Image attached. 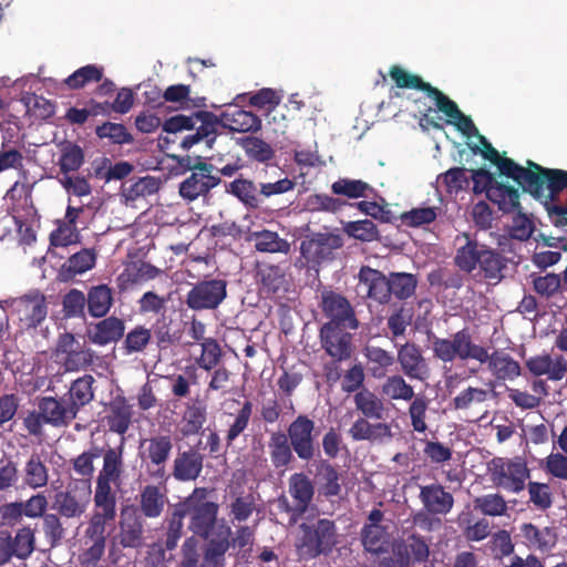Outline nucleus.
Here are the masks:
<instances>
[{
  "instance_id": "43",
  "label": "nucleus",
  "mask_w": 567,
  "mask_h": 567,
  "mask_svg": "<svg viewBox=\"0 0 567 567\" xmlns=\"http://www.w3.org/2000/svg\"><path fill=\"white\" fill-rule=\"evenodd\" d=\"M483 249H485V246L468 240L457 250L455 257L457 266L464 271H473L480 262Z\"/></svg>"
},
{
  "instance_id": "57",
  "label": "nucleus",
  "mask_w": 567,
  "mask_h": 567,
  "mask_svg": "<svg viewBox=\"0 0 567 567\" xmlns=\"http://www.w3.org/2000/svg\"><path fill=\"white\" fill-rule=\"evenodd\" d=\"M442 112L446 116V123L452 124L466 135L476 131L472 120L460 112V109H429V113Z\"/></svg>"
},
{
  "instance_id": "63",
  "label": "nucleus",
  "mask_w": 567,
  "mask_h": 567,
  "mask_svg": "<svg viewBox=\"0 0 567 567\" xmlns=\"http://www.w3.org/2000/svg\"><path fill=\"white\" fill-rule=\"evenodd\" d=\"M528 494L530 502L539 509H546L551 505L550 488L545 483L529 482Z\"/></svg>"
},
{
  "instance_id": "24",
  "label": "nucleus",
  "mask_w": 567,
  "mask_h": 567,
  "mask_svg": "<svg viewBox=\"0 0 567 567\" xmlns=\"http://www.w3.org/2000/svg\"><path fill=\"white\" fill-rule=\"evenodd\" d=\"M218 124L235 132H248L260 126V120L245 109H227L219 115Z\"/></svg>"
},
{
  "instance_id": "9",
  "label": "nucleus",
  "mask_w": 567,
  "mask_h": 567,
  "mask_svg": "<svg viewBox=\"0 0 567 567\" xmlns=\"http://www.w3.org/2000/svg\"><path fill=\"white\" fill-rule=\"evenodd\" d=\"M104 76V68L97 64H86L79 68L64 80L47 78L43 85L54 92L56 95L66 96L70 91H78L86 86L99 83Z\"/></svg>"
},
{
  "instance_id": "19",
  "label": "nucleus",
  "mask_w": 567,
  "mask_h": 567,
  "mask_svg": "<svg viewBox=\"0 0 567 567\" xmlns=\"http://www.w3.org/2000/svg\"><path fill=\"white\" fill-rule=\"evenodd\" d=\"M40 82L37 80H17L9 89L10 102H20L23 106H54L50 100L43 97Z\"/></svg>"
},
{
  "instance_id": "31",
  "label": "nucleus",
  "mask_w": 567,
  "mask_h": 567,
  "mask_svg": "<svg viewBox=\"0 0 567 567\" xmlns=\"http://www.w3.org/2000/svg\"><path fill=\"white\" fill-rule=\"evenodd\" d=\"M487 198L504 212H512L519 205L518 189L498 182L487 188Z\"/></svg>"
},
{
  "instance_id": "59",
  "label": "nucleus",
  "mask_w": 567,
  "mask_h": 567,
  "mask_svg": "<svg viewBox=\"0 0 567 567\" xmlns=\"http://www.w3.org/2000/svg\"><path fill=\"white\" fill-rule=\"evenodd\" d=\"M115 518V513L109 514L106 513V509H97L92 516L90 520V525L86 529V535L91 539H104V533L106 529V525L110 522H113Z\"/></svg>"
},
{
  "instance_id": "1",
  "label": "nucleus",
  "mask_w": 567,
  "mask_h": 567,
  "mask_svg": "<svg viewBox=\"0 0 567 567\" xmlns=\"http://www.w3.org/2000/svg\"><path fill=\"white\" fill-rule=\"evenodd\" d=\"M51 488L55 492L53 508L61 516L78 518L86 512L92 498L90 480H72L65 489H61L60 481H53Z\"/></svg>"
},
{
  "instance_id": "10",
  "label": "nucleus",
  "mask_w": 567,
  "mask_h": 567,
  "mask_svg": "<svg viewBox=\"0 0 567 567\" xmlns=\"http://www.w3.org/2000/svg\"><path fill=\"white\" fill-rule=\"evenodd\" d=\"M213 173V165L205 163L196 165L192 174L179 185L182 198L187 202H194L199 197L207 196L220 183V178Z\"/></svg>"
},
{
  "instance_id": "44",
  "label": "nucleus",
  "mask_w": 567,
  "mask_h": 567,
  "mask_svg": "<svg viewBox=\"0 0 567 567\" xmlns=\"http://www.w3.org/2000/svg\"><path fill=\"white\" fill-rule=\"evenodd\" d=\"M270 455L275 466L287 465L291 457V450L284 433H274L269 442Z\"/></svg>"
},
{
  "instance_id": "13",
  "label": "nucleus",
  "mask_w": 567,
  "mask_h": 567,
  "mask_svg": "<svg viewBox=\"0 0 567 567\" xmlns=\"http://www.w3.org/2000/svg\"><path fill=\"white\" fill-rule=\"evenodd\" d=\"M336 322H328L320 330L321 343L326 352L334 360L342 361L351 354V336Z\"/></svg>"
},
{
  "instance_id": "61",
  "label": "nucleus",
  "mask_w": 567,
  "mask_h": 567,
  "mask_svg": "<svg viewBox=\"0 0 567 567\" xmlns=\"http://www.w3.org/2000/svg\"><path fill=\"white\" fill-rule=\"evenodd\" d=\"M543 468L551 476L567 481V455L551 452L543 462Z\"/></svg>"
},
{
  "instance_id": "56",
  "label": "nucleus",
  "mask_w": 567,
  "mask_h": 567,
  "mask_svg": "<svg viewBox=\"0 0 567 567\" xmlns=\"http://www.w3.org/2000/svg\"><path fill=\"white\" fill-rule=\"evenodd\" d=\"M481 271L484 274V277L492 280H498L501 278L502 271V261L497 254L492 251L491 249L482 250L481 259L478 262Z\"/></svg>"
},
{
  "instance_id": "37",
  "label": "nucleus",
  "mask_w": 567,
  "mask_h": 567,
  "mask_svg": "<svg viewBox=\"0 0 567 567\" xmlns=\"http://www.w3.org/2000/svg\"><path fill=\"white\" fill-rule=\"evenodd\" d=\"M123 472L122 446L118 449H109L103 455V467L97 478L120 483Z\"/></svg>"
},
{
  "instance_id": "47",
  "label": "nucleus",
  "mask_w": 567,
  "mask_h": 567,
  "mask_svg": "<svg viewBox=\"0 0 567 567\" xmlns=\"http://www.w3.org/2000/svg\"><path fill=\"white\" fill-rule=\"evenodd\" d=\"M83 163L82 150L71 143L64 144L61 148L59 166L64 175L69 172L78 171Z\"/></svg>"
},
{
  "instance_id": "62",
  "label": "nucleus",
  "mask_w": 567,
  "mask_h": 567,
  "mask_svg": "<svg viewBox=\"0 0 567 567\" xmlns=\"http://www.w3.org/2000/svg\"><path fill=\"white\" fill-rule=\"evenodd\" d=\"M151 336V330L141 326L131 330L124 341L127 353L143 351L150 343Z\"/></svg>"
},
{
  "instance_id": "2",
  "label": "nucleus",
  "mask_w": 567,
  "mask_h": 567,
  "mask_svg": "<svg viewBox=\"0 0 567 567\" xmlns=\"http://www.w3.org/2000/svg\"><path fill=\"white\" fill-rule=\"evenodd\" d=\"M207 493L206 488H195L184 501L185 511L190 517L189 528L205 538L215 536L216 527L224 524L217 522L218 505L207 499Z\"/></svg>"
},
{
  "instance_id": "41",
  "label": "nucleus",
  "mask_w": 567,
  "mask_h": 567,
  "mask_svg": "<svg viewBox=\"0 0 567 567\" xmlns=\"http://www.w3.org/2000/svg\"><path fill=\"white\" fill-rule=\"evenodd\" d=\"M354 402L367 417L381 419L383 414L382 401L369 390H361L354 395Z\"/></svg>"
},
{
  "instance_id": "38",
  "label": "nucleus",
  "mask_w": 567,
  "mask_h": 567,
  "mask_svg": "<svg viewBox=\"0 0 567 567\" xmlns=\"http://www.w3.org/2000/svg\"><path fill=\"white\" fill-rule=\"evenodd\" d=\"M159 188V182L152 176L142 177L138 181L124 185L122 195L126 202H134L137 198L155 194Z\"/></svg>"
},
{
  "instance_id": "42",
  "label": "nucleus",
  "mask_w": 567,
  "mask_h": 567,
  "mask_svg": "<svg viewBox=\"0 0 567 567\" xmlns=\"http://www.w3.org/2000/svg\"><path fill=\"white\" fill-rule=\"evenodd\" d=\"M489 395L491 391L487 389L468 386L453 399V405L456 410H470L485 402Z\"/></svg>"
},
{
  "instance_id": "64",
  "label": "nucleus",
  "mask_w": 567,
  "mask_h": 567,
  "mask_svg": "<svg viewBox=\"0 0 567 567\" xmlns=\"http://www.w3.org/2000/svg\"><path fill=\"white\" fill-rule=\"evenodd\" d=\"M220 349L213 339H205L202 342V354L198 359V365L205 370L213 369L219 361Z\"/></svg>"
},
{
  "instance_id": "39",
  "label": "nucleus",
  "mask_w": 567,
  "mask_h": 567,
  "mask_svg": "<svg viewBox=\"0 0 567 567\" xmlns=\"http://www.w3.org/2000/svg\"><path fill=\"white\" fill-rule=\"evenodd\" d=\"M120 483L96 478V487L94 494V504L97 509H106L109 514L115 512V492Z\"/></svg>"
},
{
  "instance_id": "45",
  "label": "nucleus",
  "mask_w": 567,
  "mask_h": 567,
  "mask_svg": "<svg viewBox=\"0 0 567 567\" xmlns=\"http://www.w3.org/2000/svg\"><path fill=\"white\" fill-rule=\"evenodd\" d=\"M382 392L392 400L410 401L414 396L413 388L399 375L388 378L382 385Z\"/></svg>"
},
{
  "instance_id": "53",
  "label": "nucleus",
  "mask_w": 567,
  "mask_h": 567,
  "mask_svg": "<svg viewBox=\"0 0 567 567\" xmlns=\"http://www.w3.org/2000/svg\"><path fill=\"white\" fill-rule=\"evenodd\" d=\"M475 508L489 516H502L507 511L505 499L498 494H488L474 501Z\"/></svg>"
},
{
  "instance_id": "14",
  "label": "nucleus",
  "mask_w": 567,
  "mask_h": 567,
  "mask_svg": "<svg viewBox=\"0 0 567 567\" xmlns=\"http://www.w3.org/2000/svg\"><path fill=\"white\" fill-rule=\"evenodd\" d=\"M389 539V525L383 524V513L379 509H373L362 530L364 548L371 553H381L388 546Z\"/></svg>"
},
{
  "instance_id": "18",
  "label": "nucleus",
  "mask_w": 567,
  "mask_h": 567,
  "mask_svg": "<svg viewBox=\"0 0 567 567\" xmlns=\"http://www.w3.org/2000/svg\"><path fill=\"white\" fill-rule=\"evenodd\" d=\"M39 411L45 423L55 426L69 424L78 414L65 396L60 399L43 398L39 404Z\"/></svg>"
},
{
  "instance_id": "12",
  "label": "nucleus",
  "mask_w": 567,
  "mask_h": 567,
  "mask_svg": "<svg viewBox=\"0 0 567 567\" xmlns=\"http://www.w3.org/2000/svg\"><path fill=\"white\" fill-rule=\"evenodd\" d=\"M226 298V282L220 279L196 284L187 293V305L194 310L215 309Z\"/></svg>"
},
{
  "instance_id": "15",
  "label": "nucleus",
  "mask_w": 567,
  "mask_h": 567,
  "mask_svg": "<svg viewBox=\"0 0 567 567\" xmlns=\"http://www.w3.org/2000/svg\"><path fill=\"white\" fill-rule=\"evenodd\" d=\"M315 423L307 416H298L288 429L291 445L297 455L302 460H309L313 456L312 431Z\"/></svg>"
},
{
  "instance_id": "46",
  "label": "nucleus",
  "mask_w": 567,
  "mask_h": 567,
  "mask_svg": "<svg viewBox=\"0 0 567 567\" xmlns=\"http://www.w3.org/2000/svg\"><path fill=\"white\" fill-rule=\"evenodd\" d=\"M229 192L248 206L257 207L260 203L255 184L248 179H235L229 184Z\"/></svg>"
},
{
  "instance_id": "6",
  "label": "nucleus",
  "mask_w": 567,
  "mask_h": 567,
  "mask_svg": "<svg viewBox=\"0 0 567 567\" xmlns=\"http://www.w3.org/2000/svg\"><path fill=\"white\" fill-rule=\"evenodd\" d=\"M494 484L512 493L524 489L529 470L522 458H493L488 465Z\"/></svg>"
},
{
  "instance_id": "22",
  "label": "nucleus",
  "mask_w": 567,
  "mask_h": 567,
  "mask_svg": "<svg viewBox=\"0 0 567 567\" xmlns=\"http://www.w3.org/2000/svg\"><path fill=\"white\" fill-rule=\"evenodd\" d=\"M284 99V91L271 87H264L256 93H240L237 94L231 102L221 104L220 106H244L246 103L249 106H278ZM210 106H218L213 103Z\"/></svg>"
},
{
  "instance_id": "27",
  "label": "nucleus",
  "mask_w": 567,
  "mask_h": 567,
  "mask_svg": "<svg viewBox=\"0 0 567 567\" xmlns=\"http://www.w3.org/2000/svg\"><path fill=\"white\" fill-rule=\"evenodd\" d=\"M398 359L403 372L409 378L423 380L427 377V365L415 346H403L399 351Z\"/></svg>"
},
{
  "instance_id": "58",
  "label": "nucleus",
  "mask_w": 567,
  "mask_h": 567,
  "mask_svg": "<svg viewBox=\"0 0 567 567\" xmlns=\"http://www.w3.org/2000/svg\"><path fill=\"white\" fill-rule=\"evenodd\" d=\"M334 194L344 195L351 198L363 197L369 190V185L357 179H339L332 184Z\"/></svg>"
},
{
  "instance_id": "49",
  "label": "nucleus",
  "mask_w": 567,
  "mask_h": 567,
  "mask_svg": "<svg viewBox=\"0 0 567 567\" xmlns=\"http://www.w3.org/2000/svg\"><path fill=\"white\" fill-rule=\"evenodd\" d=\"M35 537L30 527L20 528L14 538H12V546L14 556L20 559L28 558L34 550Z\"/></svg>"
},
{
  "instance_id": "26",
  "label": "nucleus",
  "mask_w": 567,
  "mask_h": 567,
  "mask_svg": "<svg viewBox=\"0 0 567 567\" xmlns=\"http://www.w3.org/2000/svg\"><path fill=\"white\" fill-rule=\"evenodd\" d=\"M125 326L123 320L109 317L89 329L87 337L91 342L105 346L117 341L124 334Z\"/></svg>"
},
{
  "instance_id": "30",
  "label": "nucleus",
  "mask_w": 567,
  "mask_h": 567,
  "mask_svg": "<svg viewBox=\"0 0 567 567\" xmlns=\"http://www.w3.org/2000/svg\"><path fill=\"white\" fill-rule=\"evenodd\" d=\"M488 368L501 380H512L520 374V367L512 357L503 352L488 353Z\"/></svg>"
},
{
  "instance_id": "20",
  "label": "nucleus",
  "mask_w": 567,
  "mask_h": 567,
  "mask_svg": "<svg viewBox=\"0 0 567 567\" xmlns=\"http://www.w3.org/2000/svg\"><path fill=\"white\" fill-rule=\"evenodd\" d=\"M359 287L367 296L380 303L389 301L391 287L389 279L383 274L371 268H362L359 272Z\"/></svg>"
},
{
  "instance_id": "3",
  "label": "nucleus",
  "mask_w": 567,
  "mask_h": 567,
  "mask_svg": "<svg viewBox=\"0 0 567 567\" xmlns=\"http://www.w3.org/2000/svg\"><path fill=\"white\" fill-rule=\"evenodd\" d=\"M336 543L337 535L333 523L329 519H318L300 525V535L296 546L301 557L313 558L330 550Z\"/></svg>"
},
{
  "instance_id": "60",
  "label": "nucleus",
  "mask_w": 567,
  "mask_h": 567,
  "mask_svg": "<svg viewBox=\"0 0 567 567\" xmlns=\"http://www.w3.org/2000/svg\"><path fill=\"white\" fill-rule=\"evenodd\" d=\"M50 240L55 247H66L79 243L80 235L75 226L60 221L58 228L51 233Z\"/></svg>"
},
{
  "instance_id": "34",
  "label": "nucleus",
  "mask_w": 567,
  "mask_h": 567,
  "mask_svg": "<svg viewBox=\"0 0 567 567\" xmlns=\"http://www.w3.org/2000/svg\"><path fill=\"white\" fill-rule=\"evenodd\" d=\"M255 248L262 252L287 254L290 249L289 243L280 238L277 233L270 230L256 231L250 235Z\"/></svg>"
},
{
  "instance_id": "23",
  "label": "nucleus",
  "mask_w": 567,
  "mask_h": 567,
  "mask_svg": "<svg viewBox=\"0 0 567 567\" xmlns=\"http://www.w3.org/2000/svg\"><path fill=\"white\" fill-rule=\"evenodd\" d=\"M202 468L203 456L194 450H188L176 455L173 475L177 481H194L199 476Z\"/></svg>"
},
{
  "instance_id": "48",
  "label": "nucleus",
  "mask_w": 567,
  "mask_h": 567,
  "mask_svg": "<svg viewBox=\"0 0 567 567\" xmlns=\"http://www.w3.org/2000/svg\"><path fill=\"white\" fill-rule=\"evenodd\" d=\"M391 293L400 299H405L414 293L416 280L411 274H392L390 279Z\"/></svg>"
},
{
  "instance_id": "52",
  "label": "nucleus",
  "mask_w": 567,
  "mask_h": 567,
  "mask_svg": "<svg viewBox=\"0 0 567 567\" xmlns=\"http://www.w3.org/2000/svg\"><path fill=\"white\" fill-rule=\"evenodd\" d=\"M437 217L435 207H417L402 214L401 220L404 225L411 227H422L433 223Z\"/></svg>"
},
{
  "instance_id": "21",
  "label": "nucleus",
  "mask_w": 567,
  "mask_h": 567,
  "mask_svg": "<svg viewBox=\"0 0 567 567\" xmlns=\"http://www.w3.org/2000/svg\"><path fill=\"white\" fill-rule=\"evenodd\" d=\"M217 534L209 536V543L204 556V567H224L225 554L230 546V527L221 524L216 527Z\"/></svg>"
},
{
  "instance_id": "8",
  "label": "nucleus",
  "mask_w": 567,
  "mask_h": 567,
  "mask_svg": "<svg viewBox=\"0 0 567 567\" xmlns=\"http://www.w3.org/2000/svg\"><path fill=\"white\" fill-rule=\"evenodd\" d=\"M172 449L173 443L168 435H155L141 441L140 457L155 480L165 477V464L169 458Z\"/></svg>"
},
{
  "instance_id": "32",
  "label": "nucleus",
  "mask_w": 567,
  "mask_h": 567,
  "mask_svg": "<svg viewBox=\"0 0 567 567\" xmlns=\"http://www.w3.org/2000/svg\"><path fill=\"white\" fill-rule=\"evenodd\" d=\"M48 468L39 454H32L23 467V483L30 488L37 489L48 484Z\"/></svg>"
},
{
  "instance_id": "36",
  "label": "nucleus",
  "mask_w": 567,
  "mask_h": 567,
  "mask_svg": "<svg viewBox=\"0 0 567 567\" xmlns=\"http://www.w3.org/2000/svg\"><path fill=\"white\" fill-rule=\"evenodd\" d=\"M95 260L96 256L92 249H83L68 259L61 268V274L65 279L84 274L94 267Z\"/></svg>"
},
{
  "instance_id": "29",
  "label": "nucleus",
  "mask_w": 567,
  "mask_h": 567,
  "mask_svg": "<svg viewBox=\"0 0 567 567\" xmlns=\"http://www.w3.org/2000/svg\"><path fill=\"white\" fill-rule=\"evenodd\" d=\"M394 555L398 556L394 567H405L410 559L423 561L429 556V546L419 537L412 536L404 544L394 546Z\"/></svg>"
},
{
  "instance_id": "33",
  "label": "nucleus",
  "mask_w": 567,
  "mask_h": 567,
  "mask_svg": "<svg viewBox=\"0 0 567 567\" xmlns=\"http://www.w3.org/2000/svg\"><path fill=\"white\" fill-rule=\"evenodd\" d=\"M93 382L92 375L79 378L72 383L68 394L64 395L76 412L93 400Z\"/></svg>"
},
{
  "instance_id": "55",
  "label": "nucleus",
  "mask_w": 567,
  "mask_h": 567,
  "mask_svg": "<svg viewBox=\"0 0 567 567\" xmlns=\"http://www.w3.org/2000/svg\"><path fill=\"white\" fill-rule=\"evenodd\" d=\"M344 231L361 241H372L378 238L374 223L368 219L348 223L344 226Z\"/></svg>"
},
{
  "instance_id": "16",
  "label": "nucleus",
  "mask_w": 567,
  "mask_h": 567,
  "mask_svg": "<svg viewBox=\"0 0 567 567\" xmlns=\"http://www.w3.org/2000/svg\"><path fill=\"white\" fill-rule=\"evenodd\" d=\"M341 246L342 239L339 235L320 233L305 239L301 243L300 250L308 261L319 262Z\"/></svg>"
},
{
  "instance_id": "40",
  "label": "nucleus",
  "mask_w": 567,
  "mask_h": 567,
  "mask_svg": "<svg viewBox=\"0 0 567 567\" xmlns=\"http://www.w3.org/2000/svg\"><path fill=\"white\" fill-rule=\"evenodd\" d=\"M165 504V495L156 486H146L141 494V507L148 517L161 515Z\"/></svg>"
},
{
  "instance_id": "25",
  "label": "nucleus",
  "mask_w": 567,
  "mask_h": 567,
  "mask_svg": "<svg viewBox=\"0 0 567 567\" xmlns=\"http://www.w3.org/2000/svg\"><path fill=\"white\" fill-rule=\"evenodd\" d=\"M420 498L426 511L432 514H447L454 503L453 496L436 484L423 486Z\"/></svg>"
},
{
  "instance_id": "28",
  "label": "nucleus",
  "mask_w": 567,
  "mask_h": 567,
  "mask_svg": "<svg viewBox=\"0 0 567 567\" xmlns=\"http://www.w3.org/2000/svg\"><path fill=\"white\" fill-rule=\"evenodd\" d=\"M526 365L533 374H547L550 380H561L566 374V361L563 357L553 359L548 354L537 355L528 359Z\"/></svg>"
},
{
  "instance_id": "50",
  "label": "nucleus",
  "mask_w": 567,
  "mask_h": 567,
  "mask_svg": "<svg viewBox=\"0 0 567 567\" xmlns=\"http://www.w3.org/2000/svg\"><path fill=\"white\" fill-rule=\"evenodd\" d=\"M131 417V406L124 401L115 402L112 405V415L110 416L111 430L120 434L125 433L130 426Z\"/></svg>"
},
{
  "instance_id": "35",
  "label": "nucleus",
  "mask_w": 567,
  "mask_h": 567,
  "mask_svg": "<svg viewBox=\"0 0 567 567\" xmlns=\"http://www.w3.org/2000/svg\"><path fill=\"white\" fill-rule=\"evenodd\" d=\"M112 290L106 285L92 287L87 293V307L91 316H105L112 306Z\"/></svg>"
},
{
  "instance_id": "51",
  "label": "nucleus",
  "mask_w": 567,
  "mask_h": 567,
  "mask_svg": "<svg viewBox=\"0 0 567 567\" xmlns=\"http://www.w3.org/2000/svg\"><path fill=\"white\" fill-rule=\"evenodd\" d=\"M142 524L134 516L121 522V544L125 547H136L141 543Z\"/></svg>"
},
{
  "instance_id": "11",
  "label": "nucleus",
  "mask_w": 567,
  "mask_h": 567,
  "mask_svg": "<svg viewBox=\"0 0 567 567\" xmlns=\"http://www.w3.org/2000/svg\"><path fill=\"white\" fill-rule=\"evenodd\" d=\"M55 358L66 371H78L92 362L93 354L90 349L82 347L73 334L63 333L56 344Z\"/></svg>"
},
{
  "instance_id": "5",
  "label": "nucleus",
  "mask_w": 567,
  "mask_h": 567,
  "mask_svg": "<svg viewBox=\"0 0 567 567\" xmlns=\"http://www.w3.org/2000/svg\"><path fill=\"white\" fill-rule=\"evenodd\" d=\"M389 76L394 83L395 87L420 92L422 96L414 99L415 103L427 100L434 106H458L437 87L433 86L429 82H425L422 76L408 71L399 64H393L390 66Z\"/></svg>"
},
{
  "instance_id": "54",
  "label": "nucleus",
  "mask_w": 567,
  "mask_h": 567,
  "mask_svg": "<svg viewBox=\"0 0 567 567\" xmlns=\"http://www.w3.org/2000/svg\"><path fill=\"white\" fill-rule=\"evenodd\" d=\"M290 493L299 502V506L303 508L313 495L311 482L302 474H295L290 478Z\"/></svg>"
},
{
  "instance_id": "7",
  "label": "nucleus",
  "mask_w": 567,
  "mask_h": 567,
  "mask_svg": "<svg viewBox=\"0 0 567 567\" xmlns=\"http://www.w3.org/2000/svg\"><path fill=\"white\" fill-rule=\"evenodd\" d=\"M10 308L17 316L22 329H35L48 316V302L43 293L32 291L10 301Z\"/></svg>"
},
{
  "instance_id": "17",
  "label": "nucleus",
  "mask_w": 567,
  "mask_h": 567,
  "mask_svg": "<svg viewBox=\"0 0 567 567\" xmlns=\"http://www.w3.org/2000/svg\"><path fill=\"white\" fill-rule=\"evenodd\" d=\"M322 307L324 313L331 319L329 322H336L339 327L352 330L358 328L353 311L343 297L333 292H326L322 296Z\"/></svg>"
},
{
  "instance_id": "4",
  "label": "nucleus",
  "mask_w": 567,
  "mask_h": 567,
  "mask_svg": "<svg viewBox=\"0 0 567 567\" xmlns=\"http://www.w3.org/2000/svg\"><path fill=\"white\" fill-rule=\"evenodd\" d=\"M433 351L444 362H451L455 359H472L485 363L488 360L487 349L474 343L468 332L464 330L454 333L449 339H435Z\"/></svg>"
}]
</instances>
